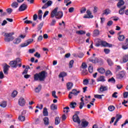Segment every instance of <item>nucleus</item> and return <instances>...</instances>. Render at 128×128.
Here are the masks:
<instances>
[{"instance_id": "nucleus-24", "label": "nucleus", "mask_w": 128, "mask_h": 128, "mask_svg": "<svg viewBox=\"0 0 128 128\" xmlns=\"http://www.w3.org/2000/svg\"><path fill=\"white\" fill-rule=\"evenodd\" d=\"M119 36L118 38L120 42H122V40H124V35H120V32H119L118 34Z\"/></svg>"}, {"instance_id": "nucleus-32", "label": "nucleus", "mask_w": 128, "mask_h": 128, "mask_svg": "<svg viewBox=\"0 0 128 128\" xmlns=\"http://www.w3.org/2000/svg\"><path fill=\"white\" fill-rule=\"evenodd\" d=\"M50 110H57L58 109V106L54 104H52L50 106Z\"/></svg>"}, {"instance_id": "nucleus-16", "label": "nucleus", "mask_w": 128, "mask_h": 128, "mask_svg": "<svg viewBox=\"0 0 128 128\" xmlns=\"http://www.w3.org/2000/svg\"><path fill=\"white\" fill-rule=\"evenodd\" d=\"M80 100L82 102H80V110H82V106H84V97L81 98Z\"/></svg>"}, {"instance_id": "nucleus-23", "label": "nucleus", "mask_w": 128, "mask_h": 128, "mask_svg": "<svg viewBox=\"0 0 128 128\" xmlns=\"http://www.w3.org/2000/svg\"><path fill=\"white\" fill-rule=\"evenodd\" d=\"M18 120H20V122H24V120H26V116L23 115H20L18 118Z\"/></svg>"}, {"instance_id": "nucleus-28", "label": "nucleus", "mask_w": 128, "mask_h": 128, "mask_svg": "<svg viewBox=\"0 0 128 128\" xmlns=\"http://www.w3.org/2000/svg\"><path fill=\"white\" fill-rule=\"evenodd\" d=\"M98 72H100V74H104V72H106V70H104V68H100L98 69Z\"/></svg>"}, {"instance_id": "nucleus-20", "label": "nucleus", "mask_w": 128, "mask_h": 128, "mask_svg": "<svg viewBox=\"0 0 128 128\" xmlns=\"http://www.w3.org/2000/svg\"><path fill=\"white\" fill-rule=\"evenodd\" d=\"M124 10H126V6H124L122 8H120L119 10L120 14H124Z\"/></svg>"}, {"instance_id": "nucleus-1", "label": "nucleus", "mask_w": 128, "mask_h": 128, "mask_svg": "<svg viewBox=\"0 0 128 128\" xmlns=\"http://www.w3.org/2000/svg\"><path fill=\"white\" fill-rule=\"evenodd\" d=\"M58 8H56L52 12H51V18H56L58 20H60L62 16H64V13L62 12H58Z\"/></svg>"}, {"instance_id": "nucleus-10", "label": "nucleus", "mask_w": 128, "mask_h": 128, "mask_svg": "<svg viewBox=\"0 0 128 128\" xmlns=\"http://www.w3.org/2000/svg\"><path fill=\"white\" fill-rule=\"evenodd\" d=\"M101 46H104V47L108 46V48H112V44H110L104 41H102Z\"/></svg>"}, {"instance_id": "nucleus-50", "label": "nucleus", "mask_w": 128, "mask_h": 128, "mask_svg": "<svg viewBox=\"0 0 128 128\" xmlns=\"http://www.w3.org/2000/svg\"><path fill=\"white\" fill-rule=\"evenodd\" d=\"M73 64H74V60H71L69 63V66H68L69 68H72Z\"/></svg>"}, {"instance_id": "nucleus-63", "label": "nucleus", "mask_w": 128, "mask_h": 128, "mask_svg": "<svg viewBox=\"0 0 128 128\" xmlns=\"http://www.w3.org/2000/svg\"><path fill=\"white\" fill-rule=\"evenodd\" d=\"M112 20H110L107 23V26H112Z\"/></svg>"}, {"instance_id": "nucleus-39", "label": "nucleus", "mask_w": 128, "mask_h": 128, "mask_svg": "<svg viewBox=\"0 0 128 128\" xmlns=\"http://www.w3.org/2000/svg\"><path fill=\"white\" fill-rule=\"evenodd\" d=\"M76 106V102H71L70 106L71 108H74Z\"/></svg>"}, {"instance_id": "nucleus-17", "label": "nucleus", "mask_w": 128, "mask_h": 128, "mask_svg": "<svg viewBox=\"0 0 128 128\" xmlns=\"http://www.w3.org/2000/svg\"><path fill=\"white\" fill-rule=\"evenodd\" d=\"M43 114L44 116H48V112L46 108H44L43 110Z\"/></svg>"}, {"instance_id": "nucleus-36", "label": "nucleus", "mask_w": 128, "mask_h": 128, "mask_svg": "<svg viewBox=\"0 0 128 128\" xmlns=\"http://www.w3.org/2000/svg\"><path fill=\"white\" fill-rule=\"evenodd\" d=\"M102 96H104V94H96L94 95V98H99V100H102Z\"/></svg>"}, {"instance_id": "nucleus-15", "label": "nucleus", "mask_w": 128, "mask_h": 128, "mask_svg": "<svg viewBox=\"0 0 128 128\" xmlns=\"http://www.w3.org/2000/svg\"><path fill=\"white\" fill-rule=\"evenodd\" d=\"M81 126L82 128H86L87 126H88V122L86 120L82 121V122Z\"/></svg>"}, {"instance_id": "nucleus-13", "label": "nucleus", "mask_w": 128, "mask_h": 128, "mask_svg": "<svg viewBox=\"0 0 128 128\" xmlns=\"http://www.w3.org/2000/svg\"><path fill=\"white\" fill-rule=\"evenodd\" d=\"M8 68H10V66L6 64L4 66V72L5 74H8Z\"/></svg>"}, {"instance_id": "nucleus-61", "label": "nucleus", "mask_w": 128, "mask_h": 128, "mask_svg": "<svg viewBox=\"0 0 128 128\" xmlns=\"http://www.w3.org/2000/svg\"><path fill=\"white\" fill-rule=\"evenodd\" d=\"M128 92H124V98H128Z\"/></svg>"}, {"instance_id": "nucleus-56", "label": "nucleus", "mask_w": 128, "mask_h": 128, "mask_svg": "<svg viewBox=\"0 0 128 128\" xmlns=\"http://www.w3.org/2000/svg\"><path fill=\"white\" fill-rule=\"evenodd\" d=\"M86 10V8H82L80 10L81 14H84Z\"/></svg>"}, {"instance_id": "nucleus-29", "label": "nucleus", "mask_w": 128, "mask_h": 128, "mask_svg": "<svg viewBox=\"0 0 128 128\" xmlns=\"http://www.w3.org/2000/svg\"><path fill=\"white\" fill-rule=\"evenodd\" d=\"M86 68H88V65H86V64L83 62L82 64L80 70L86 69Z\"/></svg>"}, {"instance_id": "nucleus-27", "label": "nucleus", "mask_w": 128, "mask_h": 128, "mask_svg": "<svg viewBox=\"0 0 128 128\" xmlns=\"http://www.w3.org/2000/svg\"><path fill=\"white\" fill-rule=\"evenodd\" d=\"M40 90H42V86L41 85H38V86L35 88V92L38 93L40 92Z\"/></svg>"}, {"instance_id": "nucleus-8", "label": "nucleus", "mask_w": 128, "mask_h": 128, "mask_svg": "<svg viewBox=\"0 0 128 128\" xmlns=\"http://www.w3.org/2000/svg\"><path fill=\"white\" fill-rule=\"evenodd\" d=\"M32 44V40H28L26 41L24 43L20 45V48H25V46H28V44Z\"/></svg>"}, {"instance_id": "nucleus-6", "label": "nucleus", "mask_w": 128, "mask_h": 128, "mask_svg": "<svg viewBox=\"0 0 128 128\" xmlns=\"http://www.w3.org/2000/svg\"><path fill=\"white\" fill-rule=\"evenodd\" d=\"M80 91L78 90L77 91L76 90V89H73L72 90V92H70L69 94H68V98H72V94L74 96H76L77 94H80Z\"/></svg>"}, {"instance_id": "nucleus-60", "label": "nucleus", "mask_w": 128, "mask_h": 128, "mask_svg": "<svg viewBox=\"0 0 128 128\" xmlns=\"http://www.w3.org/2000/svg\"><path fill=\"white\" fill-rule=\"evenodd\" d=\"M122 48H123V50H128V44H126V45H123L122 46Z\"/></svg>"}, {"instance_id": "nucleus-45", "label": "nucleus", "mask_w": 128, "mask_h": 128, "mask_svg": "<svg viewBox=\"0 0 128 128\" xmlns=\"http://www.w3.org/2000/svg\"><path fill=\"white\" fill-rule=\"evenodd\" d=\"M108 82H112V84H116V80H114L112 77L111 78H109L108 80Z\"/></svg>"}, {"instance_id": "nucleus-31", "label": "nucleus", "mask_w": 128, "mask_h": 128, "mask_svg": "<svg viewBox=\"0 0 128 128\" xmlns=\"http://www.w3.org/2000/svg\"><path fill=\"white\" fill-rule=\"evenodd\" d=\"M80 70L83 76H86V74H88V70L86 69H80Z\"/></svg>"}, {"instance_id": "nucleus-54", "label": "nucleus", "mask_w": 128, "mask_h": 128, "mask_svg": "<svg viewBox=\"0 0 128 128\" xmlns=\"http://www.w3.org/2000/svg\"><path fill=\"white\" fill-rule=\"evenodd\" d=\"M74 7H71L68 9V12H70V13L74 12Z\"/></svg>"}, {"instance_id": "nucleus-3", "label": "nucleus", "mask_w": 128, "mask_h": 128, "mask_svg": "<svg viewBox=\"0 0 128 128\" xmlns=\"http://www.w3.org/2000/svg\"><path fill=\"white\" fill-rule=\"evenodd\" d=\"M14 34V32H10V33H4V40L5 42H12V40H14V37H12V36Z\"/></svg>"}, {"instance_id": "nucleus-64", "label": "nucleus", "mask_w": 128, "mask_h": 128, "mask_svg": "<svg viewBox=\"0 0 128 128\" xmlns=\"http://www.w3.org/2000/svg\"><path fill=\"white\" fill-rule=\"evenodd\" d=\"M116 88L118 90H120V88H122V84H118L116 85Z\"/></svg>"}, {"instance_id": "nucleus-33", "label": "nucleus", "mask_w": 128, "mask_h": 128, "mask_svg": "<svg viewBox=\"0 0 128 128\" xmlns=\"http://www.w3.org/2000/svg\"><path fill=\"white\" fill-rule=\"evenodd\" d=\"M122 62V64L126 63L128 62V56H125L123 57Z\"/></svg>"}, {"instance_id": "nucleus-26", "label": "nucleus", "mask_w": 128, "mask_h": 128, "mask_svg": "<svg viewBox=\"0 0 128 128\" xmlns=\"http://www.w3.org/2000/svg\"><path fill=\"white\" fill-rule=\"evenodd\" d=\"M118 77V78H122L124 76V72H121L120 73L117 75Z\"/></svg>"}, {"instance_id": "nucleus-11", "label": "nucleus", "mask_w": 128, "mask_h": 128, "mask_svg": "<svg viewBox=\"0 0 128 128\" xmlns=\"http://www.w3.org/2000/svg\"><path fill=\"white\" fill-rule=\"evenodd\" d=\"M122 116L121 114H117L116 115V120L114 124V126H116V124H118V120H120V118H122Z\"/></svg>"}, {"instance_id": "nucleus-53", "label": "nucleus", "mask_w": 128, "mask_h": 128, "mask_svg": "<svg viewBox=\"0 0 128 128\" xmlns=\"http://www.w3.org/2000/svg\"><path fill=\"white\" fill-rule=\"evenodd\" d=\"M94 18V16H89L88 14L84 16V18Z\"/></svg>"}, {"instance_id": "nucleus-49", "label": "nucleus", "mask_w": 128, "mask_h": 128, "mask_svg": "<svg viewBox=\"0 0 128 128\" xmlns=\"http://www.w3.org/2000/svg\"><path fill=\"white\" fill-rule=\"evenodd\" d=\"M114 106H110L108 108V110H110V112H113V110H114Z\"/></svg>"}, {"instance_id": "nucleus-21", "label": "nucleus", "mask_w": 128, "mask_h": 128, "mask_svg": "<svg viewBox=\"0 0 128 128\" xmlns=\"http://www.w3.org/2000/svg\"><path fill=\"white\" fill-rule=\"evenodd\" d=\"M106 80L104 79V76H100L98 79L97 82H104Z\"/></svg>"}, {"instance_id": "nucleus-51", "label": "nucleus", "mask_w": 128, "mask_h": 128, "mask_svg": "<svg viewBox=\"0 0 128 128\" xmlns=\"http://www.w3.org/2000/svg\"><path fill=\"white\" fill-rule=\"evenodd\" d=\"M88 80L87 79H85L83 80V84L84 86H88Z\"/></svg>"}, {"instance_id": "nucleus-2", "label": "nucleus", "mask_w": 128, "mask_h": 128, "mask_svg": "<svg viewBox=\"0 0 128 128\" xmlns=\"http://www.w3.org/2000/svg\"><path fill=\"white\" fill-rule=\"evenodd\" d=\"M48 76V73L46 71H42L39 74H36L34 76V80H40L42 82L44 80L46 76Z\"/></svg>"}, {"instance_id": "nucleus-19", "label": "nucleus", "mask_w": 128, "mask_h": 128, "mask_svg": "<svg viewBox=\"0 0 128 128\" xmlns=\"http://www.w3.org/2000/svg\"><path fill=\"white\" fill-rule=\"evenodd\" d=\"M100 34V30H95L93 32V36H98Z\"/></svg>"}, {"instance_id": "nucleus-35", "label": "nucleus", "mask_w": 128, "mask_h": 128, "mask_svg": "<svg viewBox=\"0 0 128 128\" xmlns=\"http://www.w3.org/2000/svg\"><path fill=\"white\" fill-rule=\"evenodd\" d=\"M28 68H30V66H26V68L24 70V71L22 72V74H28Z\"/></svg>"}, {"instance_id": "nucleus-59", "label": "nucleus", "mask_w": 128, "mask_h": 128, "mask_svg": "<svg viewBox=\"0 0 128 128\" xmlns=\"http://www.w3.org/2000/svg\"><path fill=\"white\" fill-rule=\"evenodd\" d=\"M24 24H32V21L26 20L24 22Z\"/></svg>"}, {"instance_id": "nucleus-58", "label": "nucleus", "mask_w": 128, "mask_h": 128, "mask_svg": "<svg viewBox=\"0 0 128 128\" xmlns=\"http://www.w3.org/2000/svg\"><path fill=\"white\" fill-rule=\"evenodd\" d=\"M116 94H118V92H114L112 95V98H117L118 96Z\"/></svg>"}, {"instance_id": "nucleus-47", "label": "nucleus", "mask_w": 128, "mask_h": 128, "mask_svg": "<svg viewBox=\"0 0 128 128\" xmlns=\"http://www.w3.org/2000/svg\"><path fill=\"white\" fill-rule=\"evenodd\" d=\"M34 56H35V58H40V53H38V52H36L34 54Z\"/></svg>"}, {"instance_id": "nucleus-41", "label": "nucleus", "mask_w": 128, "mask_h": 128, "mask_svg": "<svg viewBox=\"0 0 128 128\" xmlns=\"http://www.w3.org/2000/svg\"><path fill=\"white\" fill-rule=\"evenodd\" d=\"M106 62L108 64V66H112L114 64V62L110 58H108L106 60Z\"/></svg>"}, {"instance_id": "nucleus-25", "label": "nucleus", "mask_w": 128, "mask_h": 128, "mask_svg": "<svg viewBox=\"0 0 128 128\" xmlns=\"http://www.w3.org/2000/svg\"><path fill=\"white\" fill-rule=\"evenodd\" d=\"M90 61L91 62H92V64H97L98 62V58H94L90 59Z\"/></svg>"}, {"instance_id": "nucleus-52", "label": "nucleus", "mask_w": 128, "mask_h": 128, "mask_svg": "<svg viewBox=\"0 0 128 128\" xmlns=\"http://www.w3.org/2000/svg\"><path fill=\"white\" fill-rule=\"evenodd\" d=\"M112 72L110 70H107L106 72V76H112Z\"/></svg>"}, {"instance_id": "nucleus-44", "label": "nucleus", "mask_w": 128, "mask_h": 128, "mask_svg": "<svg viewBox=\"0 0 128 128\" xmlns=\"http://www.w3.org/2000/svg\"><path fill=\"white\" fill-rule=\"evenodd\" d=\"M18 95V91L16 90H14L12 94V98H15L16 96Z\"/></svg>"}, {"instance_id": "nucleus-12", "label": "nucleus", "mask_w": 128, "mask_h": 128, "mask_svg": "<svg viewBox=\"0 0 128 128\" xmlns=\"http://www.w3.org/2000/svg\"><path fill=\"white\" fill-rule=\"evenodd\" d=\"M26 10V5L23 4L20 6L18 8L19 12H24V10Z\"/></svg>"}, {"instance_id": "nucleus-4", "label": "nucleus", "mask_w": 128, "mask_h": 128, "mask_svg": "<svg viewBox=\"0 0 128 128\" xmlns=\"http://www.w3.org/2000/svg\"><path fill=\"white\" fill-rule=\"evenodd\" d=\"M108 86L106 85H100L98 89L99 94H104L105 92H108Z\"/></svg>"}, {"instance_id": "nucleus-22", "label": "nucleus", "mask_w": 128, "mask_h": 128, "mask_svg": "<svg viewBox=\"0 0 128 128\" xmlns=\"http://www.w3.org/2000/svg\"><path fill=\"white\" fill-rule=\"evenodd\" d=\"M22 42V40L20 39V38H16L14 40L13 42L14 44H20V42Z\"/></svg>"}, {"instance_id": "nucleus-14", "label": "nucleus", "mask_w": 128, "mask_h": 128, "mask_svg": "<svg viewBox=\"0 0 128 128\" xmlns=\"http://www.w3.org/2000/svg\"><path fill=\"white\" fill-rule=\"evenodd\" d=\"M112 12V11L110 10V9L107 8L103 11V14H105V16H108V14H110Z\"/></svg>"}, {"instance_id": "nucleus-62", "label": "nucleus", "mask_w": 128, "mask_h": 128, "mask_svg": "<svg viewBox=\"0 0 128 128\" xmlns=\"http://www.w3.org/2000/svg\"><path fill=\"white\" fill-rule=\"evenodd\" d=\"M56 21L55 20H52L50 23V26H54L56 24Z\"/></svg>"}, {"instance_id": "nucleus-48", "label": "nucleus", "mask_w": 128, "mask_h": 128, "mask_svg": "<svg viewBox=\"0 0 128 128\" xmlns=\"http://www.w3.org/2000/svg\"><path fill=\"white\" fill-rule=\"evenodd\" d=\"M88 70L89 72H90V74H92V72H94V68H92V66H89Z\"/></svg>"}, {"instance_id": "nucleus-9", "label": "nucleus", "mask_w": 128, "mask_h": 128, "mask_svg": "<svg viewBox=\"0 0 128 128\" xmlns=\"http://www.w3.org/2000/svg\"><path fill=\"white\" fill-rule=\"evenodd\" d=\"M18 104L21 106H24L26 104V101L24 100V99L22 98H20L18 100Z\"/></svg>"}, {"instance_id": "nucleus-18", "label": "nucleus", "mask_w": 128, "mask_h": 128, "mask_svg": "<svg viewBox=\"0 0 128 128\" xmlns=\"http://www.w3.org/2000/svg\"><path fill=\"white\" fill-rule=\"evenodd\" d=\"M42 10H40L38 12V18L40 20H42Z\"/></svg>"}, {"instance_id": "nucleus-7", "label": "nucleus", "mask_w": 128, "mask_h": 128, "mask_svg": "<svg viewBox=\"0 0 128 128\" xmlns=\"http://www.w3.org/2000/svg\"><path fill=\"white\" fill-rule=\"evenodd\" d=\"M73 120L74 122H77L78 124H80V118L78 116V114H75L73 117H72Z\"/></svg>"}, {"instance_id": "nucleus-43", "label": "nucleus", "mask_w": 128, "mask_h": 128, "mask_svg": "<svg viewBox=\"0 0 128 128\" xmlns=\"http://www.w3.org/2000/svg\"><path fill=\"white\" fill-rule=\"evenodd\" d=\"M64 76H66V72H62L59 74V78H64Z\"/></svg>"}, {"instance_id": "nucleus-42", "label": "nucleus", "mask_w": 128, "mask_h": 128, "mask_svg": "<svg viewBox=\"0 0 128 128\" xmlns=\"http://www.w3.org/2000/svg\"><path fill=\"white\" fill-rule=\"evenodd\" d=\"M102 40H98V42L96 43V46L98 47L102 46Z\"/></svg>"}, {"instance_id": "nucleus-55", "label": "nucleus", "mask_w": 128, "mask_h": 128, "mask_svg": "<svg viewBox=\"0 0 128 128\" xmlns=\"http://www.w3.org/2000/svg\"><path fill=\"white\" fill-rule=\"evenodd\" d=\"M6 12H8L9 14H12V9L10 8H8L6 10Z\"/></svg>"}, {"instance_id": "nucleus-38", "label": "nucleus", "mask_w": 128, "mask_h": 128, "mask_svg": "<svg viewBox=\"0 0 128 128\" xmlns=\"http://www.w3.org/2000/svg\"><path fill=\"white\" fill-rule=\"evenodd\" d=\"M12 8H18V2H14L12 4Z\"/></svg>"}, {"instance_id": "nucleus-37", "label": "nucleus", "mask_w": 128, "mask_h": 128, "mask_svg": "<svg viewBox=\"0 0 128 128\" xmlns=\"http://www.w3.org/2000/svg\"><path fill=\"white\" fill-rule=\"evenodd\" d=\"M44 124L46 126L48 125V118L46 117L44 118Z\"/></svg>"}, {"instance_id": "nucleus-30", "label": "nucleus", "mask_w": 128, "mask_h": 128, "mask_svg": "<svg viewBox=\"0 0 128 128\" xmlns=\"http://www.w3.org/2000/svg\"><path fill=\"white\" fill-rule=\"evenodd\" d=\"M72 82H68L67 84V90H72Z\"/></svg>"}, {"instance_id": "nucleus-5", "label": "nucleus", "mask_w": 128, "mask_h": 128, "mask_svg": "<svg viewBox=\"0 0 128 128\" xmlns=\"http://www.w3.org/2000/svg\"><path fill=\"white\" fill-rule=\"evenodd\" d=\"M20 62V59L16 58L15 60L11 61L10 64L12 68H16L18 64Z\"/></svg>"}, {"instance_id": "nucleus-57", "label": "nucleus", "mask_w": 128, "mask_h": 128, "mask_svg": "<svg viewBox=\"0 0 128 128\" xmlns=\"http://www.w3.org/2000/svg\"><path fill=\"white\" fill-rule=\"evenodd\" d=\"M52 96L54 97V98H58V96L56 95V91L52 92Z\"/></svg>"}, {"instance_id": "nucleus-40", "label": "nucleus", "mask_w": 128, "mask_h": 128, "mask_svg": "<svg viewBox=\"0 0 128 128\" xmlns=\"http://www.w3.org/2000/svg\"><path fill=\"white\" fill-rule=\"evenodd\" d=\"M60 122V120L58 117H56L55 119V124L58 125Z\"/></svg>"}, {"instance_id": "nucleus-34", "label": "nucleus", "mask_w": 128, "mask_h": 128, "mask_svg": "<svg viewBox=\"0 0 128 128\" xmlns=\"http://www.w3.org/2000/svg\"><path fill=\"white\" fill-rule=\"evenodd\" d=\"M1 108H6V102L3 101L0 104Z\"/></svg>"}, {"instance_id": "nucleus-46", "label": "nucleus", "mask_w": 128, "mask_h": 128, "mask_svg": "<svg viewBox=\"0 0 128 128\" xmlns=\"http://www.w3.org/2000/svg\"><path fill=\"white\" fill-rule=\"evenodd\" d=\"M76 34H85L86 32H84L82 30H81L77 31L76 32Z\"/></svg>"}]
</instances>
